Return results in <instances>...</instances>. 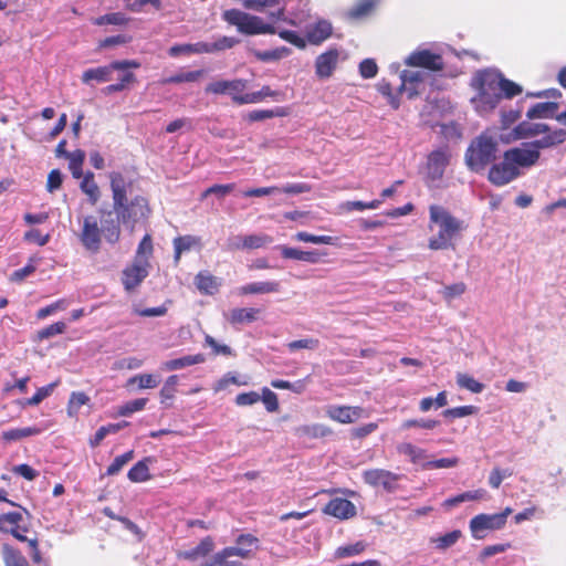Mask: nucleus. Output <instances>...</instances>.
<instances>
[{"label": "nucleus", "instance_id": "f257e3e1", "mask_svg": "<svg viewBox=\"0 0 566 566\" xmlns=\"http://www.w3.org/2000/svg\"><path fill=\"white\" fill-rule=\"evenodd\" d=\"M112 191V209H99L103 217L104 239L115 244L120 239V226L129 228L148 218L150 209L144 196H133V179L119 171L108 174Z\"/></svg>", "mask_w": 566, "mask_h": 566}, {"label": "nucleus", "instance_id": "f03ea898", "mask_svg": "<svg viewBox=\"0 0 566 566\" xmlns=\"http://www.w3.org/2000/svg\"><path fill=\"white\" fill-rule=\"evenodd\" d=\"M537 136L542 137L524 142L520 146L504 151L507 160L512 163L517 171L524 172V170L537 165L542 149L554 148L564 144L566 142V129L552 128L545 123L520 122L506 137L503 135L500 137L503 142L510 143Z\"/></svg>", "mask_w": 566, "mask_h": 566}, {"label": "nucleus", "instance_id": "7ed1b4c3", "mask_svg": "<svg viewBox=\"0 0 566 566\" xmlns=\"http://www.w3.org/2000/svg\"><path fill=\"white\" fill-rule=\"evenodd\" d=\"M471 86L476 92L471 103L476 113L482 116L492 113L502 98L511 99L523 92L521 85L505 78L494 69L478 71L471 80Z\"/></svg>", "mask_w": 566, "mask_h": 566}, {"label": "nucleus", "instance_id": "20e7f679", "mask_svg": "<svg viewBox=\"0 0 566 566\" xmlns=\"http://www.w3.org/2000/svg\"><path fill=\"white\" fill-rule=\"evenodd\" d=\"M429 228L432 226L439 228L437 235L430 238L429 248L431 250H443L452 245V240L464 230V222L453 217L444 207L431 205L429 207Z\"/></svg>", "mask_w": 566, "mask_h": 566}, {"label": "nucleus", "instance_id": "39448f33", "mask_svg": "<svg viewBox=\"0 0 566 566\" xmlns=\"http://www.w3.org/2000/svg\"><path fill=\"white\" fill-rule=\"evenodd\" d=\"M499 142L495 137L483 133L475 137L465 151V164L473 172H482L496 159Z\"/></svg>", "mask_w": 566, "mask_h": 566}, {"label": "nucleus", "instance_id": "423d86ee", "mask_svg": "<svg viewBox=\"0 0 566 566\" xmlns=\"http://www.w3.org/2000/svg\"><path fill=\"white\" fill-rule=\"evenodd\" d=\"M221 19L243 35L275 34L276 32L273 24L264 22L259 15L250 14L240 9L224 10Z\"/></svg>", "mask_w": 566, "mask_h": 566}, {"label": "nucleus", "instance_id": "0eeeda50", "mask_svg": "<svg viewBox=\"0 0 566 566\" xmlns=\"http://www.w3.org/2000/svg\"><path fill=\"white\" fill-rule=\"evenodd\" d=\"M140 63L135 60L114 61L107 65L87 69L82 74V82L92 85V82L104 83L114 80L115 71L138 69Z\"/></svg>", "mask_w": 566, "mask_h": 566}, {"label": "nucleus", "instance_id": "6e6552de", "mask_svg": "<svg viewBox=\"0 0 566 566\" xmlns=\"http://www.w3.org/2000/svg\"><path fill=\"white\" fill-rule=\"evenodd\" d=\"M102 235L104 237L103 217L101 216V226L94 216L84 217L78 239L85 250L97 253L101 249Z\"/></svg>", "mask_w": 566, "mask_h": 566}, {"label": "nucleus", "instance_id": "1a4fd4ad", "mask_svg": "<svg viewBox=\"0 0 566 566\" xmlns=\"http://www.w3.org/2000/svg\"><path fill=\"white\" fill-rule=\"evenodd\" d=\"M407 66L422 67L432 72H440L444 67L443 59L440 53L428 48L419 46L403 60Z\"/></svg>", "mask_w": 566, "mask_h": 566}, {"label": "nucleus", "instance_id": "9d476101", "mask_svg": "<svg viewBox=\"0 0 566 566\" xmlns=\"http://www.w3.org/2000/svg\"><path fill=\"white\" fill-rule=\"evenodd\" d=\"M502 518L495 514L481 513L470 520L469 528L474 539H483L489 533L504 528L501 524Z\"/></svg>", "mask_w": 566, "mask_h": 566}, {"label": "nucleus", "instance_id": "9b49d317", "mask_svg": "<svg viewBox=\"0 0 566 566\" xmlns=\"http://www.w3.org/2000/svg\"><path fill=\"white\" fill-rule=\"evenodd\" d=\"M522 175L523 171H517L512 163L507 160V156L503 154L502 160L490 168L488 178L494 186L502 187L520 178Z\"/></svg>", "mask_w": 566, "mask_h": 566}, {"label": "nucleus", "instance_id": "f8f14e48", "mask_svg": "<svg viewBox=\"0 0 566 566\" xmlns=\"http://www.w3.org/2000/svg\"><path fill=\"white\" fill-rule=\"evenodd\" d=\"M428 76L426 71L421 70H403L399 74L400 85L399 93L406 94L408 98H413L423 88L424 81Z\"/></svg>", "mask_w": 566, "mask_h": 566}, {"label": "nucleus", "instance_id": "ddd939ff", "mask_svg": "<svg viewBox=\"0 0 566 566\" xmlns=\"http://www.w3.org/2000/svg\"><path fill=\"white\" fill-rule=\"evenodd\" d=\"M450 161V153L447 147L431 151L427 159L426 175L428 181L434 184L443 177Z\"/></svg>", "mask_w": 566, "mask_h": 566}, {"label": "nucleus", "instance_id": "4468645a", "mask_svg": "<svg viewBox=\"0 0 566 566\" xmlns=\"http://www.w3.org/2000/svg\"><path fill=\"white\" fill-rule=\"evenodd\" d=\"M149 273V262L146 259H135L133 264L123 271L122 282L126 291L137 287Z\"/></svg>", "mask_w": 566, "mask_h": 566}, {"label": "nucleus", "instance_id": "2eb2a0df", "mask_svg": "<svg viewBox=\"0 0 566 566\" xmlns=\"http://www.w3.org/2000/svg\"><path fill=\"white\" fill-rule=\"evenodd\" d=\"M245 9L264 12L268 9H274L269 13L273 21L284 20V9L286 0H241Z\"/></svg>", "mask_w": 566, "mask_h": 566}, {"label": "nucleus", "instance_id": "dca6fc26", "mask_svg": "<svg viewBox=\"0 0 566 566\" xmlns=\"http://www.w3.org/2000/svg\"><path fill=\"white\" fill-rule=\"evenodd\" d=\"M364 481L371 486L381 485L386 491H394L396 488V481L398 475L384 470V469H371L367 470L363 474Z\"/></svg>", "mask_w": 566, "mask_h": 566}, {"label": "nucleus", "instance_id": "f3484780", "mask_svg": "<svg viewBox=\"0 0 566 566\" xmlns=\"http://www.w3.org/2000/svg\"><path fill=\"white\" fill-rule=\"evenodd\" d=\"M339 60V51L337 49H329L319 54L315 61V73L319 78L329 77L337 66Z\"/></svg>", "mask_w": 566, "mask_h": 566}, {"label": "nucleus", "instance_id": "a211bd4d", "mask_svg": "<svg viewBox=\"0 0 566 566\" xmlns=\"http://www.w3.org/2000/svg\"><path fill=\"white\" fill-rule=\"evenodd\" d=\"M245 88V82L242 80L216 81L207 85L206 92L212 94H229L234 102L235 96H241Z\"/></svg>", "mask_w": 566, "mask_h": 566}, {"label": "nucleus", "instance_id": "6ab92c4d", "mask_svg": "<svg viewBox=\"0 0 566 566\" xmlns=\"http://www.w3.org/2000/svg\"><path fill=\"white\" fill-rule=\"evenodd\" d=\"M324 512L334 517L346 520L356 514V507L349 500L336 497L326 504Z\"/></svg>", "mask_w": 566, "mask_h": 566}, {"label": "nucleus", "instance_id": "aec40b11", "mask_svg": "<svg viewBox=\"0 0 566 566\" xmlns=\"http://www.w3.org/2000/svg\"><path fill=\"white\" fill-rule=\"evenodd\" d=\"M363 409L360 407L329 406L326 415L339 423H352L360 418Z\"/></svg>", "mask_w": 566, "mask_h": 566}, {"label": "nucleus", "instance_id": "412c9836", "mask_svg": "<svg viewBox=\"0 0 566 566\" xmlns=\"http://www.w3.org/2000/svg\"><path fill=\"white\" fill-rule=\"evenodd\" d=\"M259 308L254 307H237L224 314L226 319L234 327L243 324H250L256 321Z\"/></svg>", "mask_w": 566, "mask_h": 566}, {"label": "nucleus", "instance_id": "4be33fe9", "mask_svg": "<svg viewBox=\"0 0 566 566\" xmlns=\"http://www.w3.org/2000/svg\"><path fill=\"white\" fill-rule=\"evenodd\" d=\"M558 104L556 102L536 103L526 112L527 122L533 119L556 118Z\"/></svg>", "mask_w": 566, "mask_h": 566}, {"label": "nucleus", "instance_id": "5701e85b", "mask_svg": "<svg viewBox=\"0 0 566 566\" xmlns=\"http://www.w3.org/2000/svg\"><path fill=\"white\" fill-rule=\"evenodd\" d=\"M332 24L326 20H319L308 27L306 38L312 44H319L328 39L332 34Z\"/></svg>", "mask_w": 566, "mask_h": 566}, {"label": "nucleus", "instance_id": "b1692460", "mask_svg": "<svg viewBox=\"0 0 566 566\" xmlns=\"http://www.w3.org/2000/svg\"><path fill=\"white\" fill-rule=\"evenodd\" d=\"M280 284L275 281L253 282L238 289L240 295L268 294L279 292Z\"/></svg>", "mask_w": 566, "mask_h": 566}, {"label": "nucleus", "instance_id": "393cba45", "mask_svg": "<svg viewBox=\"0 0 566 566\" xmlns=\"http://www.w3.org/2000/svg\"><path fill=\"white\" fill-rule=\"evenodd\" d=\"M195 284L199 292L206 295H213L220 286L218 279L207 271H201L196 275Z\"/></svg>", "mask_w": 566, "mask_h": 566}, {"label": "nucleus", "instance_id": "a878e982", "mask_svg": "<svg viewBox=\"0 0 566 566\" xmlns=\"http://www.w3.org/2000/svg\"><path fill=\"white\" fill-rule=\"evenodd\" d=\"M201 240L195 235H181L174 239V261L178 263L184 252L190 251L192 248H200Z\"/></svg>", "mask_w": 566, "mask_h": 566}, {"label": "nucleus", "instance_id": "bb28decb", "mask_svg": "<svg viewBox=\"0 0 566 566\" xmlns=\"http://www.w3.org/2000/svg\"><path fill=\"white\" fill-rule=\"evenodd\" d=\"M488 499H489V494H488L486 490L476 489V490L467 491V492L460 493L455 496L447 499L443 502V506L449 509V507H453L463 502L480 501V500H488Z\"/></svg>", "mask_w": 566, "mask_h": 566}, {"label": "nucleus", "instance_id": "cd10ccee", "mask_svg": "<svg viewBox=\"0 0 566 566\" xmlns=\"http://www.w3.org/2000/svg\"><path fill=\"white\" fill-rule=\"evenodd\" d=\"M206 360L202 354L187 355L180 358L167 360L163 364L165 370H179L188 366L202 364Z\"/></svg>", "mask_w": 566, "mask_h": 566}, {"label": "nucleus", "instance_id": "c85d7f7f", "mask_svg": "<svg viewBox=\"0 0 566 566\" xmlns=\"http://www.w3.org/2000/svg\"><path fill=\"white\" fill-rule=\"evenodd\" d=\"M237 546H231L234 549H240L245 552V555H235L240 558H249L252 556L253 552L259 548V539L252 534H241L235 539Z\"/></svg>", "mask_w": 566, "mask_h": 566}, {"label": "nucleus", "instance_id": "c756f323", "mask_svg": "<svg viewBox=\"0 0 566 566\" xmlns=\"http://www.w3.org/2000/svg\"><path fill=\"white\" fill-rule=\"evenodd\" d=\"M80 189L88 197V201L95 205L101 197L99 188L94 180V174L87 171L80 184Z\"/></svg>", "mask_w": 566, "mask_h": 566}, {"label": "nucleus", "instance_id": "7c9ffc66", "mask_svg": "<svg viewBox=\"0 0 566 566\" xmlns=\"http://www.w3.org/2000/svg\"><path fill=\"white\" fill-rule=\"evenodd\" d=\"M235 555H245V552L232 547H224L214 554V563L218 566H244L241 560L231 559V557Z\"/></svg>", "mask_w": 566, "mask_h": 566}, {"label": "nucleus", "instance_id": "2f4dec72", "mask_svg": "<svg viewBox=\"0 0 566 566\" xmlns=\"http://www.w3.org/2000/svg\"><path fill=\"white\" fill-rule=\"evenodd\" d=\"M367 546L368 545L365 541H357L352 544H346V545L339 546L334 552V558L343 559V558L358 556L366 551Z\"/></svg>", "mask_w": 566, "mask_h": 566}, {"label": "nucleus", "instance_id": "473e14b6", "mask_svg": "<svg viewBox=\"0 0 566 566\" xmlns=\"http://www.w3.org/2000/svg\"><path fill=\"white\" fill-rule=\"evenodd\" d=\"M331 433L332 430L322 423L304 424L295 429L296 436L312 439L323 438Z\"/></svg>", "mask_w": 566, "mask_h": 566}, {"label": "nucleus", "instance_id": "72a5a7b5", "mask_svg": "<svg viewBox=\"0 0 566 566\" xmlns=\"http://www.w3.org/2000/svg\"><path fill=\"white\" fill-rule=\"evenodd\" d=\"M291 52L292 51L290 48L280 46V48H275L273 50H265V51L255 50V51H253V55L255 56L256 60L264 62V63H269V62H276L284 57H287L291 54Z\"/></svg>", "mask_w": 566, "mask_h": 566}, {"label": "nucleus", "instance_id": "f704fd0d", "mask_svg": "<svg viewBox=\"0 0 566 566\" xmlns=\"http://www.w3.org/2000/svg\"><path fill=\"white\" fill-rule=\"evenodd\" d=\"M398 452L407 455L410 461L415 464H420L422 467V463H424L427 459V451L422 448H419L412 443L405 442L398 446Z\"/></svg>", "mask_w": 566, "mask_h": 566}, {"label": "nucleus", "instance_id": "c9c22d12", "mask_svg": "<svg viewBox=\"0 0 566 566\" xmlns=\"http://www.w3.org/2000/svg\"><path fill=\"white\" fill-rule=\"evenodd\" d=\"M214 544L211 537L207 536L200 541V543L188 551L182 553L184 558L195 560L199 557H205L213 551Z\"/></svg>", "mask_w": 566, "mask_h": 566}, {"label": "nucleus", "instance_id": "e433bc0d", "mask_svg": "<svg viewBox=\"0 0 566 566\" xmlns=\"http://www.w3.org/2000/svg\"><path fill=\"white\" fill-rule=\"evenodd\" d=\"M281 254L284 259H292V260H298L304 261L308 263H315L318 260L317 253L313 251H302L296 248H290L286 245H283L280 248Z\"/></svg>", "mask_w": 566, "mask_h": 566}, {"label": "nucleus", "instance_id": "4c0bfd02", "mask_svg": "<svg viewBox=\"0 0 566 566\" xmlns=\"http://www.w3.org/2000/svg\"><path fill=\"white\" fill-rule=\"evenodd\" d=\"M462 533L460 530H453L443 535L433 536L430 538V543L434 544L438 551H446L458 543L461 538Z\"/></svg>", "mask_w": 566, "mask_h": 566}, {"label": "nucleus", "instance_id": "58836bf2", "mask_svg": "<svg viewBox=\"0 0 566 566\" xmlns=\"http://www.w3.org/2000/svg\"><path fill=\"white\" fill-rule=\"evenodd\" d=\"M43 431L40 427H25V428H15L6 430L2 432V439L6 442H12L17 440H21L23 438H28L31 436H38Z\"/></svg>", "mask_w": 566, "mask_h": 566}, {"label": "nucleus", "instance_id": "ea45409f", "mask_svg": "<svg viewBox=\"0 0 566 566\" xmlns=\"http://www.w3.org/2000/svg\"><path fill=\"white\" fill-rule=\"evenodd\" d=\"M23 516L21 512L0 514V532L11 534L17 528H20Z\"/></svg>", "mask_w": 566, "mask_h": 566}, {"label": "nucleus", "instance_id": "a19ab883", "mask_svg": "<svg viewBox=\"0 0 566 566\" xmlns=\"http://www.w3.org/2000/svg\"><path fill=\"white\" fill-rule=\"evenodd\" d=\"M2 555L6 566H28V562L20 551L8 544L2 545Z\"/></svg>", "mask_w": 566, "mask_h": 566}, {"label": "nucleus", "instance_id": "79ce46f5", "mask_svg": "<svg viewBox=\"0 0 566 566\" xmlns=\"http://www.w3.org/2000/svg\"><path fill=\"white\" fill-rule=\"evenodd\" d=\"M205 74L203 70L180 72L161 81L163 84H179L197 82Z\"/></svg>", "mask_w": 566, "mask_h": 566}, {"label": "nucleus", "instance_id": "37998d69", "mask_svg": "<svg viewBox=\"0 0 566 566\" xmlns=\"http://www.w3.org/2000/svg\"><path fill=\"white\" fill-rule=\"evenodd\" d=\"M129 22V18L122 12L107 13L92 20L94 25H125Z\"/></svg>", "mask_w": 566, "mask_h": 566}, {"label": "nucleus", "instance_id": "c03bdc74", "mask_svg": "<svg viewBox=\"0 0 566 566\" xmlns=\"http://www.w3.org/2000/svg\"><path fill=\"white\" fill-rule=\"evenodd\" d=\"M84 159L85 153L81 149H76L70 154V157L67 158L69 169L71 170L73 178L80 179L84 176L82 170Z\"/></svg>", "mask_w": 566, "mask_h": 566}, {"label": "nucleus", "instance_id": "a18cd8bd", "mask_svg": "<svg viewBox=\"0 0 566 566\" xmlns=\"http://www.w3.org/2000/svg\"><path fill=\"white\" fill-rule=\"evenodd\" d=\"M148 459L138 461L127 473V478L132 482H145L149 480Z\"/></svg>", "mask_w": 566, "mask_h": 566}, {"label": "nucleus", "instance_id": "49530a36", "mask_svg": "<svg viewBox=\"0 0 566 566\" xmlns=\"http://www.w3.org/2000/svg\"><path fill=\"white\" fill-rule=\"evenodd\" d=\"M90 398L82 391H74L71 394L67 403V415L70 417H76L82 406L88 402Z\"/></svg>", "mask_w": 566, "mask_h": 566}, {"label": "nucleus", "instance_id": "de8ad7c7", "mask_svg": "<svg viewBox=\"0 0 566 566\" xmlns=\"http://www.w3.org/2000/svg\"><path fill=\"white\" fill-rule=\"evenodd\" d=\"M522 116V109L520 107L516 108H501L500 111V123L502 129L510 128L513 124H515Z\"/></svg>", "mask_w": 566, "mask_h": 566}, {"label": "nucleus", "instance_id": "09e8293b", "mask_svg": "<svg viewBox=\"0 0 566 566\" xmlns=\"http://www.w3.org/2000/svg\"><path fill=\"white\" fill-rule=\"evenodd\" d=\"M457 385L460 388H464L473 394H480L484 389V385L480 381L475 380L473 377H471L468 374L459 373L457 375Z\"/></svg>", "mask_w": 566, "mask_h": 566}, {"label": "nucleus", "instance_id": "8fccbe9b", "mask_svg": "<svg viewBox=\"0 0 566 566\" xmlns=\"http://www.w3.org/2000/svg\"><path fill=\"white\" fill-rule=\"evenodd\" d=\"M377 0H359L349 11V15L355 19H360L368 15L376 7Z\"/></svg>", "mask_w": 566, "mask_h": 566}, {"label": "nucleus", "instance_id": "3c124183", "mask_svg": "<svg viewBox=\"0 0 566 566\" xmlns=\"http://www.w3.org/2000/svg\"><path fill=\"white\" fill-rule=\"evenodd\" d=\"M132 384H137L139 389H150L159 385V378L151 374H139L128 379V385Z\"/></svg>", "mask_w": 566, "mask_h": 566}, {"label": "nucleus", "instance_id": "603ef678", "mask_svg": "<svg viewBox=\"0 0 566 566\" xmlns=\"http://www.w3.org/2000/svg\"><path fill=\"white\" fill-rule=\"evenodd\" d=\"M295 239L301 242H308L314 244H334L336 239L331 235H314L305 231L297 232Z\"/></svg>", "mask_w": 566, "mask_h": 566}, {"label": "nucleus", "instance_id": "864d4df0", "mask_svg": "<svg viewBox=\"0 0 566 566\" xmlns=\"http://www.w3.org/2000/svg\"><path fill=\"white\" fill-rule=\"evenodd\" d=\"M272 242V238L266 234H250L244 235L243 245L247 250L259 249L270 244Z\"/></svg>", "mask_w": 566, "mask_h": 566}, {"label": "nucleus", "instance_id": "5fc2aeb1", "mask_svg": "<svg viewBox=\"0 0 566 566\" xmlns=\"http://www.w3.org/2000/svg\"><path fill=\"white\" fill-rule=\"evenodd\" d=\"M134 458V451H127L122 455H118L114 459V461L109 464L106 470V475H115L117 474L130 460Z\"/></svg>", "mask_w": 566, "mask_h": 566}, {"label": "nucleus", "instance_id": "6e6d98bb", "mask_svg": "<svg viewBox=\"0 0 566 566\" xmlns=\"http://www.w3.org/2000/svg\"><path fill=\"white\" fill-rule=\"evenodd\" d=\"M147 403L146 398H137L130 401H127L118 409V415L123 417H128L133 415L134 412L140 411L145 408Z\"/></svg>", "mask_w": 566, "mask_h": 566}, {"label": "nucleus", "instance_id": "4d7b16f0", "mask_svg": "<svg viewBox=\"0 0 566 566\" xmlns=\"http://www.w3.org/2000/svg\"><path fill=\"white\" fill-rule=\"evenodd\" d=\"M476 412H478V407L470 405V406H460V407H454V408L446 409L442 412V416L444 418L454 419V418H464V417H468V416H472V415H474Z\"/></svg>", "mask_w": 566, "mask_h": 566}, {"label": "nucleus", "instance_id": "13d9d810", "mask_svg": "<svg viewBox=\"0 0 566 566\" xmlns=\"http://www.w3.org/2000/svg\"><path fill=\"white\" fill-rule=\"evenodd\" d=\"M178 376L177 375H172V376H169L163 388L160 389V398H161V402H165L166 400H170L175 397V392H176V386L178 385Z\"/></svg>", "mask_w": 566, "mask_h": 566}, {"label": "nucleus", "instance_id": "bf43d9fd", "mask_svg": "<svg viewBox=\"0 0 566 566\" xmlns=\"http://www.w3.org/2000/svg\"><path fill=\"white\" fill-rule=\"evenodd\" d=\"M59 385V381H54V382H51L44 387H41L36 390V392L28 399V405L30 406H36L39 405L42 400H44L46 397H49L53 390L55 389V387Z\"/></svg>", "mask_w": 566, "mask_h": 566}, {"label": "nucleus", "instance_id": "052dcab7", "mask_svg": "<svg viewBox=\"0 0 566 566\" xmlns=\"http://www.w3.org/2000/svg\"><path fill=\"white\" fill-rule=\"evenodd\" d=\"M66 329V325L63 322H56L54 324H51L41 331L38 332V338L40 340L48 339L50 337H53L55 335L63 334Z\"/></svg>", "mask_w": 566, "mask_h": 566}, {"label": "nucleus", "instance_id": "680f3d73", "mask_svg": "<svg viewBox=\"0 0 566 566\" xmlns=\"http://www.w3.org/2000/svg\"><path fill=\"white\" fill-rule=\"evenodd\" d=\"M459 463V459L453 458H442L438 460L427 461L422 463V469L424 470H433V469H443V468H454Z\"/></svg>", "mask_w": 566, "mask_h": 566}, {"label": "nucleus", "instance_id": "e2e57ef3", "mask_svg": "<svg viewBox=\"0 0 566 566\" xmlns=\"http://www.w3.org/2000/svg\"><path fill=\"white\" fill-rule=\"evenodd\" d=\"M260 396H261L260 400H262V402L265 406V409L269 412H275L279 409V400H277V396L274 391H272L268 387H264L262 389V395H260Z\"/></svg>", "mask_w": 566, "mask_h": 566}, {"label": "nucleus", "instance_id": "0e129e2a", "mask_svg": "<svg viewBox=\"0 0 566 566\" xmlns=\"http://www.w3.org/2000/svg\"><path fill=\"white\" fill-rule=\"evenodd\" d=\"M239 43V40L233 36L222 35L211 42L212 52H220L232 49Z\"/></svg>", "mask_w": 566, "mask_h": 566}, {"label": "nucleus", "instance_id": "69168bd1", "mask_svg": "<svg viewBox=\"0 0 566 566\" xmlns=\"http://www.w3.org/2000/svg\"><path fill=\"white\" fill-rule=\"evenodd\" d=\"M509 469L494 468L489 475V484L492 489H499L503 480L511 476Z\"/></svg>", "mask_w": 566, "mask_h": 566}, {"label": "nucleus", "instance_id": "338daca9", "mask_svg": "<svg viewBox=\"0 0 566 566\" xmlns=\"http://www.w3.org/2000/svg\"><path fill=\"white\" fill-rule=\"evenodd\" d=\"M275 33H277L281 39L287 41L289 43L295 45L296 48L304 49L306 45L305 40L302 36H300L295 31L276 29Z\"/></svg>", "mask_w": 566, "mask_h": 566}, {"label": "nucleus", "instance_id": "774afa93", "mask_svg": "<svg viewBox=\"0 0 566 566\" xmlns=\"http://www.w3.org/2000/svg\"><path fill=\"white\" fill-rule=\"evenodd\" d=\"M378 66L374 59H365L359 63V74L364 78H373L377 75Z\"/></svg>", "mask_w": 566, "mask_h": 566}]
</instances>
